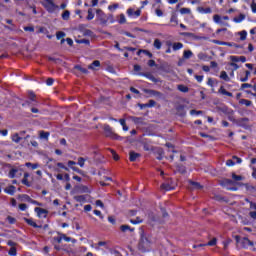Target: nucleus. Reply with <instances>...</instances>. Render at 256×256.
Listing matches in <instances>:
<instances>
[{"instance_id": "nucleus-44", "label": "nucleus", "mask_w": 256, "mask_h": 256, "mask_svg": "<svg viewBox=\"0 0 256 256\" xmlns=\"http://www.w3.org/2000/svg\"><path fill=\"white\" fill-rule=\"evenodd\" d=\"M6 219H7L8 223H10V225H15V223H17V219H15L12 216H7Z\"/></svg>"}, {"instance_id": "nucleus-39", "label": "nucleus", "mask_w": 256, "mask_h": 256, "mask_svg": "<svg viewBox=\"0 0 256 256\" xmlns=\"http://www.w3.org/2000/svg\"><path fill=\"white\" fill-rule=\"evenodd\" d=\"M161 46H162V43H161V40H159V39H155L154 40V47H155V49H161Z\"/></svg>"}, {"instance_id": "nucleus-62", "label": "nucleus", "mask_w": 256, "mask_h": 256, "mask_svg": "<svg viewBox=\"0 0 256 256\" xmlns=\"http://www.w3.org/2000/svg\"><path fill=\"white\" fill-rule=\"evenodd\" d=\"M94 215H97V217H100V219H104L103 214H101V211L94 210Z\"/></svg>"}, {"instance_id": "nucleus-50", "label": "nucleus", "mask_w": 256, "mask_h": 256, "mask_svg": "<svg viewBox=\"0 0 256 256\" xmlns=\"http://www.w3.org/2000/svg\"><path fill=\"white\" fill-rule=\"evenodd\" d=\"M155 105H157L155 100H149V102L145 104V107H155Z\"/></svg>"}, {"instance_id": "nucleus-38", "label": "nucleus", "mask_w": 256, "mask_h": 256, "mask_svg": "<svg viewBox=\"0 0 256 256\" xmlns=\"http://www.w3.org/2000/svg\"><path fill=\"white\" fill-rule=\"evenodd\" d=\"M141 53H145V55H148V57L151 59L153 57V54L147 50H139L137 52V55H141Z\"/></svg>"}, {"instance_id": "nucleus-64", "label": "nucleus", "mask_w": 256, "mask_h": 256, "mask_svg": "<svg viewBox=\"0 0 256 256\" xmlns=\"http://www.w3.org/2000/svg\"><path fill=\"white\" fill-rule=\"evenodd\" d=\"M251 9H252V13H256V3L255 1H253L250 5Z\"/></svg>"}, {"instance_id": "nucleus-5", "label": "nucleus", "mask_w": 256, "mask_h": 256, "mask_svg": "<svg viewBox=\"0 0 256 256\" xmlns=\"http://www.w3.org/2000/svg\"><path fill=\"white\" fill-rule=\"evenodd\" d=\"M160 189L164 191H172V189H175V186L173 185V180H168L165 183H163L160 186Z\"/></svg>"}, {"instance_id": "nucleus-7", "label": "nucleus", "mask_w": 256, "mask_h": 256, "mask_svg": "<svg viewBox=\"0 0 256 256\" xmlns=\"http://www.w3.org/2000/svg\"><path fill=\"white\" fill-rule=\"evenodd\" d=\"M242 247L244 249H247V247H253V241L249 240V238H243L241 241H240Z\"/></svg>"}, {"instance_id": "nucleus-42", "label": "nucleus", "mask_w": 256, "mask_h": 256, "mask_svg": "<svg viewBox=\"0 0 256 256\" xmlns=\"http://www.w3.org/2000/svg\"><path fill=\"white\" fill-rule=\"evenodd\" d=\"M239 35H240L241 41H245V39H247V31L243 30V31L239 32Z\"/></svg>"}, {"instance_id": "nucleus-27", "label": "nucleus", "mask_w": 256, "mask_h": 256, "mask_svg": "<svg viewBox=\"0 0 256 256\" xmlns=\"http://www.w3.org/2000/svg\"><path fill=\"white\" fill-rule=\"evenodd\" d=\"M208 245L209 247H215V245H217V238H213L212 240H210L207 244L204 245H200L201 247Z\"/></svg>"}, {"instance_id": "nucleus-9", "label": "nucleus", "mask_w": 256, "mask_h": 256, "mask_svg": "<svg viewBox=\"0 0 256 256\" xmlns=\"http://www.w3.org/2000/svg\"><path fill=\"white\" fill-rule=\"evenodd\" d=\"M35 213H37V216L38 217H47V214L49 213L46 209H43V208H39V207H36L34 209Z\"/></svg>"}, {"instance_id": "nucleus-23", "label": "nucleus", "mask_w": 256, "mask_h": 256, "mask_svg": "<svg viewBox=\"0 0 256 256\" xmlns=\"http://www.w3.org/2000/svg\"><path fill=\"white\" fill-rule=\"evenodd\" d=\"M18 198L21 199V201H27L28 203L31 201V197L27 194H21L18 196Z\"/></svg>"}, {"instance_id": "nucleus-16", "label": "nucleus", "mask_w": 256, "mask_h": 256, "mask_svg": "<svg viewBox=\"0 0 256 256\" xmlns=\"http://www.w3.org/2000/svg\"><path fill=\"white\" fill-rule=\"evenodd\" d=\"M77 191L79 193H91V190H89V187L80 185L77 187Z\"/></svg>"}, {"instance_id": "nucleus-11", "label": "nucleus", "mask_w": 256, "mask_h": 256, "mask_svg": "<svg viewBox=\"0 0 256 256\" xmlns=\"http://www.w3.org/2000/svg\"><path fill=\"white\" fill-rule=\"evenodd\" d=\"M236 125H239L240 127H245L249 123V118H240L235 120Z\"/></svg>"}, {"instance_id": "nucleus-2", "label": "nucleus", "mask_w": 256, "mask_h": 256, "mask_svg": "<svg viewBox=\"0 0 256 256\" xmlns=\"http://www.w3.org/2000/svg\"><path fill=\"white\" fill-rule=\"evenodd\" d=\"M149 244H150L149 238H147V236L142 234L138 244L139 251H141L142 253H145V251H147V249L149 248Z\"/></svg>"}, {"instance_id": "nucleus-32", "label": "nucleus", "mask_w": 256, "mask_h": 256, "mask_svg": "<svg viewBox=\"0 0 256 256\" xmlns=\"http://www.w3.org/2000/svg\"><path fill=\"white\" fill-rule=\"evenodd\" d=\"M70 15H71V12H69V10L64 11V13L62 14V19L64 21H69Z\"/></svg>"}, {"instance_id": "nucleus-1", "label": "nucleus", "mask_w": 256, "mask_h": 256, "mask_svg": "<svg viewBox=\"0 0 256 256\" xmlns=\"http://www.w3.org/2000/svg\"><path fill=\"white\" fill-rule=\"evenodd\" d=\"M41 5L44 6V8L46 9V11H48V13H55V11L59 9V6H57V4L53 2V0H42Z\"/></svg>"}, {"instance_id": "nucleus-60", "label": "nucleus", "mask_w": 256, "mask_h": 256, "mask_svg": "<svg viewBox=\"0 0 256 256\" xmlns=\"http://www.w3.org/2000/svg\"><path fill=\"white\" fill-rule=\"evenodd\" d=\"M232 159H233V161H236V163H238V164L243 163V160L237 156H233Z\"/></svg>"}, {"instance_id": "nucleus-34", "label": "nucleus", "mask_w": 256, "mask_h": 256, "mask_svg": "<svg viewBox=\"0 0 256 256\" xmlns=\"http://www.w3.org/2000/svg\"><path fill=\"white\" fill-rule=\"evenodd\" d=\"M177 171H178L179 173H181L182 175L185 174V173H187V169H186L185 166H183V165H178V166H177Z\"/></svg>"}, {"instance_id": "nucleus-40", "label": "nucleus", "mask_w": 256, "mask_h": 256, "mask_svg": "<svg viewBox=\"0 0 256 256\" xmlns=\"http://www.w3.org/2000/svg\"><path fill=\"white\" fill-rule=\"evenodd\" d=\"M198 11L200 13H211L212 12L211 8H203V7H198Z\"/></svg>"}, {"instance_id": "nucleus-8", "label": "nucleus", "mask_w": 256, "mask_h": 256, "mask_svg": "<svg viewBox=\"0 0 256 256\" xmlns=\"http://www.w3.org/2000/svg\"><path fill=\"white\" fill-rule=\"evenodd\" d=\"M24 221L30 225V227H34V229H41L43 227L42 225H37L31 218H24Z\"/></svg>"}, {"instance_id": "nucleus-30", "label": "nucleus", "mask_w": 256, "mask_h": 256, "mask_svg": "<svg viewBox=\"0 0 256 256\" xmlns=\"http://www.w3.org/2000/svg\"><path fill=\"white\" fill-rule=\"evenodd\" d=\"M21 139H23V138H21L18 133H15V134L12 136V141H13L14 143H20V142H21Z\"/></svg>"}, {"instance_id": "nucleus-49", "label": "nucleus", "mask_w": 256, "mask_h": 256, "mask_svg": "<svg viewBox=\"0 0 256 256\" xmlns=\"http://www.w3.org/2000/svg\"><path fill=\"white\" fill-rule=\"evenodd\" d=\"M78 165H79L80 167H85V158L79 157V158H78Z\"/></svg>"}, {"instance_id": "nucleus-52", "label": "nucleus", "mask_w": 256, "mask_h": 256, "mask_svg": "<svg viewBox=\"0 0 256 256\" xmlns=\"http://www.w3.org/2000/svg\"><path fill=\"white\" fill-rule=\"evenodd\" d=\"M76 43L89 45L90 42L87 39H80V40H76Z\"/></svg>"}, {"instance_id": "nucleus-61", "label": "nucleus", "mask_w": 256, "mask_h": 256, "mask_svg": "<svg viewBox=\"0 0 256 256\" xmlns=\"http://www.w3.org/2000/svg\"><path fill=\"white\" fill-rule=\"evenodd\" d=\"M28 98L30 99V101H35V93L29 92L28 93Z\"/></svg>"}, {"instance_id": "nucleus-18", "label": "nucleus", "mask_w": 256, "mask_h": 256, "mask_svg": "<svg viewBox=\"0 0 256 256\" xmlns=\"http://www.w3.org/2000/svg\"><path fill=\"white\" fill-rule=\"evenodd\" d=\"M120 230L122 231V233H126V231H131V233H133L135 231V229L131 228V226L129 225H121Z\"/></svg>"}, {"instance_id": "nucleus-4", "label": "nucleus", "mask_w": 256, "mask_h": 256, "mask_svg": "<svg viewBox=\"0 0 256 256\" xmlns=\"http://www.w3.org/2000/svg\"><path fill=\"white\" fill-rule=\"evenodd\" d=\"M144 93L148 95V97H157L158 99H161L163 97V93L156 91V90H151V89H143Z\"/></svg>"}, {"instance_id": "nucleus-21", "label": "nucleus", "mask_w": 256, "mask_h": 256, "mask_svg": "<svg viewBox=\"0 0 256 256\" xmlns=\"http://www.w3.org/2000/svg\"><path fill=\"white\" fill-rule=\"evenodd\" d=\"M5 193H8V195H15V186L11 185L8 188H5Z\"/></svg>"}, {"instance_id": "nucleus-47", "label": "nucleus", "mask_w": 256, "mask_h": 256, "mask_svg": "<svg viewBox=\"0 0 256 256\" xmlns=\"http://www.w3.org/2000/svg\"><path fill=\"white\" fill-rule=\"evenodd\" d=\"M138 75H140L141 77H146L147 79H151V76L153 74H151L149 72H140Z\"/></svg>"}, {"instance_id": "nucleus-63", "label": "nucleus", "mask_w": 256, "mask_h": 256, "mask_svg": "<svg viewBox=\"0 0 256 256\" xmlns=\"http://www.w3.org/2000/svg\"><path fill=\"white\" fill-rule=\"evenodd\" d=\"M213 19H214L215 23H221V16L214 15Z\"/></svg>"}, {"instance_id": "nucleus-57", "label": "nucleus", "mask_w": 256, "mask_h": 256, "mask_svg": "<svg viewBox=\"0 0 256 256\" xmlns=\"http://www.w3.org/2000/svg\"><path fill=\"white\" fill-rule=\"evenodd\" d=\"M203 111L191 110L190 115H202Z\"/></svg>"}, {"instance_id": "nucleus-43", "label": "nucleus", "mask_w": 256, "mask_h": 256, "mask_svg": "<svg viewBox=\"0 0 256 256\" xmlns=\"http://www.w3.org/2000/svg\"><path fill=\"white\" fill-rule=\"evenodd\" d=\"M214 43H216V45H227L228 47H233V44H231L229 42H221L218 40H214Z\"/></svg>"}, {"instance_id": "nucleus-26", "label": "nucleus", "mask_w": 256, "mask_h": 256, "mask_svg": "<svg viewBox=\"0 0 256 256\" xmlns=\"http://www.w3.org/2000/svg\"><path fill=\"white\" fill-rule=\"evenodd\" d=\"M183 57L184 59H191V57H193V52L191 50H185Z\"/></svg>"}, {"instance_id": "nucleus-19", "label": "nucleus", "mask_w": 256, "mask_h": 256, "mask_svg": "<svg viewBox=\"0 0 256 256\" xmlns=\"http://www.w3.org/2000/svg\"><path fill=\"white\" fill-rule=\"evenodd\" d=\"M245 14H239V16L234 17L233 21L234 23H241L242 21H245Z\"/></svg>"}, {"instance_id": "nucleus-6", "label": "nucleus", "mask_w": 256, "mask_h": 256, "mask_svg": "<svg viewBox=\"0 0 256 256\" xmlns=\"http://www.w3.org/2000/svg\"><path fill=\"white\" fill-rule=\"evenodd\" d=\"M96 15L98 19H100L101 23H103L104 25L105 23H107V18L105 17V13L102 12L101 9L96 10Z\"/></svg>"}, {"instance_id": "nucleus-29", "label": "nucleus", "mask_w": 256, "mask_h": 256, "mask_svg": "<svg viewBox=\"0 0 256 256\" xmlns=\"http://www.w3.org/2000/svg\"><path fill=\"white\" fill-rule=\"evenodd\" d=\"M239 103H240L241 105H246V107H251V105H252L251 100H247V99H241V100L239 101Z\"/></svg>"}, {"instance_id": "nucleus-10", "label": "nucleus", "mask_w": 256, "mask_h": 256, "mask_svg": "<svg viewBox=\"0 0 256 256\" xmlns=\"http://www.w3.org/2000/svg\"><path fill=\"white\" fill-rule=\"evenodd\" d=\"M230 59L233 63H239V61H241V63H245L247 61L245 56H231Z\"/></svg>"}, {"instance_id": "nucleus-41", "label": "nucleus", "mask_w": 256, "mask_h": 256, "mask_svg": "<svg viewBox=\"0 0 256 256\" xmlns=\"http://www.w3.org/2000/svg\"><path fill=\"white\" fill-rule=\"evenodd\" d=\"M221 185H223L224 187L227 186V185H233V180H231V179H224L221 182Z\"/></svg>"}, {"instance_id": "nucleus-33", "label": "nucleus", "mask_w": 256, "mask_h": 256, "mask_svg": "<svg viewBox=\"0 0 256 256\" xmlns=\"http://www.w3.org/2000/svg\"><path fill=\"white\" fill-rule=\"evenodd\" d=\"M174 51H179V49H183V43L178 42L173 44Z\"/></svg>"}, {"instance_id": "nucleus-36", "label": "nucleus", "mask_w": 256, "mask_h": 256, "mask_svg": "<svg viewBox=\"0 0 256 256\" xmlns=\"http://www.w3.org/2000/svg\"><path fill=\"white\" fill-rule=\"evenodd\" d=\"M16 174H17V169L12 168V169L9 171L8 176L10 177V179H15V175H16Z\"/></svg>"}, {"instance_id": "nucleus-17", "label": "nucleus", "mask_w": 256, "mask_h": 256, "mask_svg": "<svg viewBox=\"0 0 256 256\" xmlns=\"http://www.w3.org/2000/svg\"><path fill=\"white\" fill-rule=\"evenodd\" d=\"M74 70L79 71L80 73H83V75H87V73H89V70H87V68L81 67V65H76L74 67Z\"/></svg>"}, {"instance_id": "nucleus-58", "label": "nucleus", "mask_w": 256, "mask_h": 256, "mask_svg": "<svg viewBox=\"0 0 256 256\" xmlns=\"http://www.w3.org/2000/svg\"><path fill=\"white\" fill-rule=\"evenodd\" d=\"M226 165H227L228 167H233V165H235V161L232 160V159H229V160L226 161Z\"/></svg>"}, {"instance_id": "nucleus-46", "label": "nucleus", "mask_w": 256, "mask_h": 256, "mask_svg": "<svg viewBox=\"0 0 256 256\" xmlns=\"http://www.w3.org/2000/svg\"><path fill=\"white\" fill-rule=\"evenodd\" d=\"M8 255L17 256V248L11 247L9 252H8Z\"/></svg>"}, {"instance_id": "nucleus-24", "label": "nucleus", "mask_w": 256, "mask_h": 256, "mask_svg": "<svg viewBox=\"0 0 256 256\" xmlns=\"http://www.w3.org/2000/svg\"><path fill=\"white\" fill-rule=\"evenodd\" d=\"M178 91H181V93H189V87L185 85H178Z\"/></svg>"}, {"instance_id": "nucleus-13", "label": "nucleus", "mask_w": 256, "mask_h": 256, "mask_svg": "<svg viewBox=\"0 0 256 256\" xmlns=\"http://www.w3.org/2000/svg\"><path fill=\"white\" fill-rule=\"evenodd\" d=\"M97 67H101V62L99 60L93 61V63L88 66V69H91L92 71H97Z\"/></svg>"}, {"instance_id": "nucleus-20", "label": "nucleus", "mask_w": 256, "mask_h": 256, "mask_svg": "<svg viewBox=\"0 0 256 256\" xmlns=\"http://www.w3.org/2000/svg\"><path fill=\"white\" fill-rule=\"evenodd\" d=\"M219 93H221L222 95H226L227 97H233V93L226 91L223 86L220 87Z\"/></svg>"}, {"instance_id": "nucleus-51", "label": "nucleus", "mask_w": 256, "mask_h": 256, "mask_svg": "<svg viewBox=\"0 0 256 256\" xmlns=\"http://www.w3.org/2000/svg\"><path fill=\"white\" fill-rule=\"evenodd\" d=\"M26 167H31V169L35 170L39 167V164H33L31 162L26 163Z\"/></svg>"}, {"instance_id": "nucleus-45", "label": "nucleus", "mask_w": 256, "mask_h": 256, "mask_svg": "<svg viewBox=\"0 0 256 256\" xmlns=\"http://www.w3.org/2000/svg\"><path fill=\"white\" fill-rule=\"evenodd\" d=\"M180 13H181V15H189V13H191V9H189V8H181L180 9Z\"/></svg>"}, {"instance_id": "nucleus-56", "label": "nucleus", "mask_w": 256, "mask_h": 256, "mask_svg": "<svg viewBox=\"0 0 256 256\" xmlns=\"http://www.w3.org/2000/svg\"><path fill=\"white\" fill-rule=\"evenodd\" d=\"M24 31H29L30 33H33L35 31V28L33 26H26L24 27Z\"/></svg>"}, {"instance_id": "nucleus-37", "label": "nucleus", "mask_w": 256, "mask_h": 256, "mask_svg": "<svg viewBox=\"0 0 256 256\" xmlns=\"http://www.w3.org/2000/svg\"><path fill=\"white\" fill-rule=\"evenodd\" d=\"M94 17H95V14H93V9H88L87 20L92 21V19H94Z\"/></svg>"}, {"instance_id": "nucleus-14", "label": "nucleus", "mask_w": 256, "mask_h": 256, "mask_svg": "<svg viewBox=\"0 0 256 256\" xmlns=\"http://www.w3.org/2000/svg\"><path fill=\"white\" fill-rule=\"evenodd\" d=\"M127 13L129 17H133V15H135V17H139L141 15V10L134 11L133 8H130L127 10Z\"/></svg>"}, {"instance_id": "nucleus-15", "label": "nucleus", "mask_w": 256, "mask_h": 256, "mask_svg": "<svg viewBox=\"0 0 256 256\" xmlns=\"http://www.w3.org/2000/svg\"><path fill=\"white\" fill-rule=\"evenodd\" d=\"M29 173L25 172L24 177L22 179V184L26 185V187H31V183H29Z\"/></svg>"}, {"instance_id": "nucleus-12", "label": "nucleus", "mask_w": 256, "mask_h": 256, "mask_svg": "<svg viewBox=\"0 0 256 256\" xmlns=\"http://www.w3.org/2000/svg\"><path fill=\"white\" fill-rule=\"evenodd\" d=\"M129 156H130L129 160L132 162H135V161H137V159H139V157H141V154L136 153L135 151H130Z\"/></svg>"}, {"instance_id": "nucleus-22", "label": "nucleus", "mask_w": 256, "mask_h": 256, "mask_svg": "<svg viewBox=\"0 0 256 256\" xmlns=\"http://www.w3.org/2000/svg\"><path fill=\"white\" fill-rule=\"evenodd\" d=\"M49 132H45V131H40L39 137L41 139H44L45 141H47L49 139Z\"/></svg>"}, {"instance_id": "nucleus-48", "label": "nucleus", "mask_w": 256, "mask_h": 256, "mask_svg": "<svg viewBox=\"0 0 256 256\" xmlns=\"http://www.w3.org/2000/svg\"><path fill=\"white\" fill-rule=\"evenodd\" d=\"M232 179H234V181H243V176H239V175L233 173Z\"/></svg>"}, {"instance_id": "nucleus-54", "label": "nucleus", "mask_w": 256, "mask_h": 256, "mask_svg": "<svg viewBox=\"0 0 256 256\" xmlns=\"http://www.w3.org/2000/svg\"><path fill=\"white\" fill-rule=\"evenodd\" d=\"M74 199L78 203H82V201H85V196H75Z\"/></svg>"}, {"instance_id": "nucleus-55", "label": "nucleus", "mask_w": 256, "mask_h": 256, "mask_svg": "<svg viewBox=\"0 0 256 256\" xmlns=\"http://www.w3.org/2000/svg\"><path fill=\"white\" fill-rule=\"evenodd\" d=\"M251 87H253V85L249 83H244L241 85V89H251Z\"/></svg>"}, {"instance_id": "nucleus-25", "label": "nucleus", "mask_w": 256, "mask_h": 256, "mask_svg": "<svg viewBox=\"0 0 256 256\" xmlns=\"http://www.w3.org/2000/svg\"><path fill=\"white\" fill-rule=\"evenodd\" d=\"M181 35L183 37H191L192 39H199V37L195 36V34L191 32H182Z\"/></svg>"}, {"instance_id": "nucleus-3", "label": "nucleus", "mask_w": 256, "mask_h": 256, "mask_svg": "<svg viewBox=\"0 0 256 256\" xmlns=\"http://www.w3.org/2000/svg\"><path fill=\"white\" fill-rule=\"evenodd\" d=\"M104 133L107 137H110V139H121V136L115 134V132H113V128H111L109 125H104Z\"/></svg>"}, {"instance_id": "nucleus-28", "label": "nucleus", "mask_w": 256, "mask_h": 256, "mask_svg": "<svg viewBox=\"0 0 256 256\" xmlns=\"http://www.w3.org/2000/svg\"><path fill=\"white\" fill-rule=\"evenodd\" d=\"M220 79H223L224 81H231V79L229 78V75H227V72L222 71L220 73Z\"/></svg>"}, {"instance_id": "nucleus-59", "label": "nucleus", "mask_w": 256, "mask_h": 256, "mask_svg": "<svg viewBox=\"0 0 256 256\" xmlns=\"http://www.w3.org/2000/svg\"><path fill=\"white\" fill-rule=\"evenodd\" d=\"M150 81H152L153 83H161V80L159 78H155V76H151L150 77Z\"/></svg>"}, {"instance_id": "nucleus-53", "label": "nucleus", "mask_w": 256, "mask_h": 256, "mask_svg": "<svg viewBox=\"0 0 256 256\" xmlns=\"http://www.w3.org/2000/svg\"><path fill=\"white\" fill-rule=\"evenodd\" d=\"M66 36L65 32H57L56 37L57 39H65L64 37Z\"/></svg>"}, {"instance_id": "nucleus-35", "label": "nucleus", "mask_w": 256, "mask_h": 256, "mask_svg": "<svg viewBox=\"0 0 256 256\" xmlns=\"http://www.w3.org/2000/svg\"><path fill=\"white\" fill-rule=\"evenodd\" d=\"M190 185H192L193 189H203V186L199 182L190 181Z\"/></svg>"}, {"instance_id": "nucleus-31", "label": "nucleus", "mask_w": 256, "mask_h": 256, "mask_svg": "<svg viewBox=\"0 0 256 256\" xmlns=\"http://www.w3.org/2000/svg\"><path fill=\"white\" fill-rule=\"evenodd\" d=\"M130 119H131V121H133V123H136L137 125L139 123H143V118L132 116V117H130Z\"/></svg>"}]
</instances>
